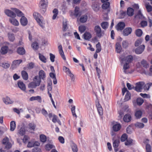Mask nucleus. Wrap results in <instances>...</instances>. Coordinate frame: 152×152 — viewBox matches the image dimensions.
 Returning a JSON list of instances; mask_svg holds the SVG:
<instances>
[{
    "label": "nucleus",
    "mask_w": 152,
    "mask_h": 152,
    "mask_svg": "<svg viewBox=\"0 0 152 152\" xmlns=\"http://www.w3.org/2000/svg\"><path fill=\"white\" fill-rule=\"evenodd\" d=\"M33 16L39 25L42 28L45 27V23L42 20V17L41 15L37 12H35L33 14Z\"/></svg>",
    "instance_id": "1"
},
{
    "label": "nucleus",
    "mask_w": 152,
    "mask_h": 152,
    "mask_svg": "<svg viewBox=\"0 0 152 152\" xmlns=\"http://www.w3.org/2000/svg\"><path fill=\"white\" fill-rule=\"evenodd\" d=\"M48 0H41L39 4V7L42 13H44L48 6Z\"/></svg>",
    "instance_id": "2"
},
{
    "label": "nucleus",
    "mask_w": 152,
    "mask_h": 152,
    "mask_svg": "<svg viewBox=\"0 0 152 152\" xmlns=\"http://www.w3.org/2000/svg\"><path fill=\"white\" fill-rule=\"evenodd\" d=\"M94 31L96 36L99 38L103 36L104 34V31H102L99 25H96L94 27Z\"/></svg>",
    "instance_id": "3"
},
{
    "label": "nucleus",
    "mask_w": 152,
    "mask_h": 152,
    "mask_svg": "<svg viewBox=\"0 0 152 152\" xmlns=\"http://www.w3.org/2000/svg\"><path fill=\"white\" fill-rule=\"evenodd\" d=\"M144 85V83L143 82H140L136 83V86L134 87L135 90L139 92L141 91Z\"/></svg>",
    "instance_id": "4"
},
{
    "label": "nucleus",
    "mask_w": 152,
    "mask_h": 152,
    "mask_svg": "<svg viewBox=\"0 0 152 152\" xmlns=\"http://www.w3.org/2000/svg\"><path fill=\"white\" fill-rule=\"evenodd\" d=\"M63 70L66 74L70 77L72 80H74V75L71 73L69 68L64 66L63 67Z\"/></svg>",
    "instance_id": "5"
},
{
    "label": "nucleus",
    "mask_w": 152,
    "mask_h": 152,
    "mask_svg": "<svg viewBox=\"0 0 152 152\" xmlns=\"http://www.w3.org/2000/svg\"><path fill=\"white\" fill-rule=\"evenodd\" d=\"M82 15L81 12L79 11V8L78 7H76L75 8L74 12H72L70 14L71 16H74L77 17L80 16Z\"/></svg>",
    "instance_id": "6"
},
{
    "label": "nucleus",
    "mask_w": 152,
    "mask_h": 152,
    "mask_svg": "<svg viewBox=\"0 0 152 152\" xmlns=\"http://www.w3.org/2000/svg\"><path fill=\"white\" fill-rule=\"evenodd\" d=\"M22 62V60L21 59L14 61L11 64V68L14 69L18 67L19 64Z\"/></svg>",
    "instance_id": "7"
},
{
    "label": "nucleus",
    "mask_w": 152,
    "mask_h": 152,
    "mask_svg": "<svg viewBox=\"0 0 152 152\" xmlns=\"http://www.w3.org/2000/svg\"><path fill=\"white\" fill-rule=\"evenodd\" d=\"M112 123L113 125V128L114 131L117 132L120 129L121 126L119 124L115 122H112Z\"/></svg>",
    "instance_id": "8"
},
{
    "label": "nucleus",
    "mask_w": 152,
    "mask_h": 152,
    "mask_svg": "<svg viewBox=\"0 0 152 152\" xmlns=\"http://www.w3.org/2000/svg\"><path fill=\"white\" fill-rule=\"evenodd\" d=\"M4 12L8 16L13 18L16 16L15 14L13 12L9 10H4Z\"/></svg>",
    "instance_id": "9"
},
{
    "label": "nucleus",
    "mask_w": 152,
    "mask_h": 152,
    "mask_svg": "<svg viewBox=\"0 0 152 152\" xmlns=\"http://www.w3.org/2000/svg\"><path fill=\"white\" fill-rule=\"evenodd\" d=\"M133 59V58L132 56L131 55H129L122 59V61L123 63L124 61L125 63L129 64L130 63L132 62Z\"/></svg>",
    "instance_id": "10"
},
{
    "label": "nucleus",
    "mask_w": 152,
    "mask_h": 152,
    "mask_svg": "<svg viewBox=\"0 0 152 152\" xmlns=\"http://www.w3.org/2000/svg\"><path fill=\"white\" fill-rule=\"evenodd\" d=\"M145 46L142 45L137 48L135 50V52L137 54H140L143 52Z\"/></svg>",
    "instance_id": "11"
},
{
    "label": "nucleus",
    "mask_w": 152,
    "mask_h": 152,
    "mask_svg": "<svg viewBox=\"0 0 152 152\" xmlns=\"http://www.w3.org/2000/svg\"><path fill=\"white\" fill-rule=\"evenodd\" d=\"M4 102L7 104H11L13 103V101L11 100L10 98L8 96H6L3 98Z\"/></svg>",
    "instance_id": "12"
},
{
    "label": "nucleus",
    "mask_w": 152,
    "mask_h": 152,
    "mask_svg": "<svg viewBox=\"0 0 152 152\" xmlns=\"http://www.w3.org/2000/svg\"><path fill=\"white\" fill-rule=\"evenodd\" d=\"M132 31V28L130 27L126 28L124 30L123 34L124 36H127L131 33Z\"/></svg>",
    "instance_id": "13"
},
{
    "label": "nucleus",
    "mask_w": 152,
    "mask_h": 152,
    "mask_svg": "<svg viewBox=\"0 0 152 152\" xmlns=\"http://www.w3.org/2000/svg\"><path fill=\"white\" fill-rule=\"evenodd\" d=\"M130 68L129 64L128 63H125L123 66L124 72L125 74H128L130 73L129 70Z\"/></svg>",
    "instance_id": "14"
},
{
    "label": "nucleus",
    "mask_w": 152,
    "mask_h": 152,
    "mask_svg": "<svg viewBox=\"0 0 152 152\" xmlns=\"http://www.w3.org/2000/svg\"><path fill=\"white\" fill-rule=\"evenodd\" d=\"M58 51L61 57L64 61L66 60V58L64 55V53L62 49V47L61 45H60L58 46Z\"/></svg>",
    "instance_id": "15"
},
{
    "label": "nucleus",
    "mask_w": 152,
    "mask_h": 152,
    "mask_svg": "<svg viewBox=\"0 0 152 152\" xmlns=\"http://www.w3.org/2000/svg\"><path fill=\"white\" fill-rule=\"evenodd\" d=\"M20 23L22 26H26L28 23L27 18L24 16H23L20 19Z\"/></svg>",
    "instance_id": "16"
},
{
    "label": "nucleus",
    "mask_w": 152,
    "mask_h": 152,
    "mask_svg": "<svg viewBox=\"0 0 152 152\" xmlns=\"http://www.w3.org/2000/svg\"><path fill=\"white\" fill-rule=\"evenodd\" d=\"M125 26V23L123 22L119 23L116 27V29L118 30H122Z\"/></svg>",
    "instance_id": "17"
},
{
    "label": "nucleus",
    "mask_w": 152,
    "mask_h": 152,
    "mask_svg": "<svg viewBox=\"0 0 152 152\" xmlns=\"http://www.w3.org/2000/svg\"><path fill=\"white\" fill-rule=\"evenodd\" d=\"M33 82L37 86H39L41 82V80L38 76H36L33 79Z\"/></svg>",
    "instance_id": "18"
},
{
    "label": "nucleus",
    "mask_w": 152,
    "mask_h": 152,
    "mask_svg": "<svg viewBox=\"0 0 152 152\" xmlns=\"http://www.w3.org/2000/svg\"><path fill=\"white\" fill-rule=\"evenodd\" d=\"M18 87L23 91H25L26 87L24 84L21 81H18Z\"/></svg>",
    "instance_id": "19"
},
{
    "label": "nucleus",
    "mask_w": 152,
    "mask_h": 152,
    "mask_svg": "<svg viewBox=\"0 0 152 152\" xmlns=\"http://www.w3.org/2000/svg\"><path fill=\"white\" fill-rule=\"evenodd\" d=\"M41 100V97L39 96H32L29 99V100L30 101H32L34 100H37L40 103H41L42 102Z\"/></svg>",
    "instance_id": "20"
},
{
    "label": "nucleus",
    "mask_w": 152,
    "mask_h": 152,
    "mask_svg": "<svg viewBox=\"0 0 152 152\" xmlns=\"http://www.w3.org/2000/svg\"><path fill=\"white\" fill-rule=\"evenodd\" d=\"M8 50V47L5 46L1 48L0 50V52L1 54H5L7 53Z\"/></svg>",
    "instance_id": "21"
},
{
    "label": "nucleus",
    "mask_w": 152,
    "mask_h": 152,
    "mask_svg": "<svg viewBox=\"0 0 152 152\" xmlns=\"http://www.w3.org/2000/svg\"><path fill=\"white\" fill-rule=\"evenodd\" d=\"M96 106L99 114L100 115H102L103 114V109L99 102L96 103Z\"/></svg>",
    "instance_id": "22"
},
{
    "label": "nucleus",
    "mask_w": 152,
    "mask_h": 152,
    "mask_svg": "<svg viewBox=\"0 0 152 152\" xmlns=\"http://www.w3.org/2000/svg\"><path fill=\"white\" fill-rule=\"evenodd\" d=\"M91 26H89L88 28H87V29L88 30H89V29H91ZM87 28H86V40H89L92 37V35L90 33V32L91 31V30L89 31L88 32H87L86 30Z\"/></svg>",
    "instance_id": "23"
},
{
    "label": "nucleus",
    "mask_w": 152,
    "mask_h": 152,
    "mask_svg": "<svg viewBox=\"0 0 152 152\" xmlns=\"http://www.w3.org/2000/svg\"><path fill=\"white\" fill-rule=\"evenodd\" d=\"M11 9L14 10L15 12L17 14L18 16L19 17H21L23 16L24 15L22 12L18 9L15 8H12Z\"/></svg>",
    "instance_id": "24"
},
{
    "label": "nucleus",
    "mask_w": 152,
    "mask_h": 152,
    "mask_svg": "<svg viewBox=\"0 0 152 152\" xmlns=\"http://www.w3.org/2000/svg\"><path fill=\"white\" fill-rule=\"evenodd\" d=\"M10 22L13 25L15 26H18L19 25L18 21L15 19L11 18L9 19Z\"/></svg>",
    "instance_id": "25"
},
{
    "label": "nucleus",
    "mask_w": 152,
    "mask_h": 152,
    "mask_svg": "<svg viewBox=\"0 0 152 152\" xmlns=\"http://www.w3.org/2000/svg\"><path fill=\"white\" fill-rule=\"evenodd\" d=\"M39 77L40 79H44L46 77V74L45 72L42 70H40L39 73Z\"/></svg>",
    "instance_id": "26"
},
{
    "label": "nucleus",
    "mask_w": 152,
    "mask_h": 152,
    "mask_svg": "<svg viewBox=\"0 0 152 152\" xmlns=\"http://www.w3.org/2000/svg\"><path fill=\"white\" fill-rule=\"evenodd\" d=\"M17 52L20 55H23L25 53V50L23 48L20 47L18 48Z\"/></svg>",
    "instance_id": "27"
},
{
    "label": "nucleus",
    "mask_w": 152,
    "mask_h": 152,
    "mask_svg": "<svg viewBox=\"0 0 152 152\" xmlns=\"http://www.w3.org/2000/svg\"><path fill=\"white\" fill-rule=\"evenodd\" d=\"M134 10L133 9L129 7L127 9V13L129 16H132L134 15Z\"/></svg>",
    "instance_id": "28"
},
{
    "label": "nucleus",
    "mask_w": 152,
    "mask_h": 152,
    "mask_svg": "<svg viewBox=\"0 0 152 152\" xmlns=\"http://www.w3.org/2000/svg\"><path fill=\"white\" fill-rule=\"evenodd\" d=\"M16 127V124L15 121H12L10 123V130L11 131H13Z\"/></svg>",
    "instance_id": "29"
},
{
    "label": "nucleus",
    "mask_w": 152,
    "mask_h": 152,
    "mask_svg": "<svg viewBox=\"0 0 152 152\" xmlns=\"http://www.w3.org/2000/svg\"><path fill=\"white\" fill-rule=\"evenodd\" d=\"M145 6L148 12H149L152 11V7L149 3H145Z\"/></svg>",
    "instance_id": "30"
},
{
    "label": "nucleus",
    "mask_w": 152,
    "mask_h": 152,
    "mask_svg": "<svg viewBox=\"0 0 152 152\" xmlns=\"http://www.w3.org/2000/svg\"><path fill=\"white\" fill-rule=\"evenodd\" d=\"M22 77L23 79L27 80L28 78V75L27 72L25 71H23L21 72Z\"/></svg>",
    "instance_id": "31"
},
{
    "label": "nucleus",
    "mask_w": 152,
    "mask_h": 152,
    "mask_svg": "<svg viewBox=\"0 0 152 152\" xmlns=\"http://www.w3.org/2000/svg\"><path fill=\"white\" fill-rule=\"evenodd\" d=\"M122 48L120 44L118 42L115 45L116 51L117 53H120Z\"/></svg>",
    "instance_id": "32"
},
{
    "label": "nucleus",
    "mask_w": 152,
    "mask_h": 152,
    "mask_svg": "<svg viewBox=\"0 0 152 152\" xmlns=\"http://www.w3.org/2000/svg\"><path fill=\"white\" fill-rule=\"evenodd\" d=\"M38 55L39 58L41 61L44 63H46L47 60L46 58L45 57V56L40 53H39Z\"/></svg>",
    "instance_id": "33"
},
{
    "label": "nucleus",
    "mask_w": 152,
    "mask_h": 152,
    "mask_svg": "<svg viewBox=\"0 0 152 152\" xmlns=\"http://www.w3.org/2000/svg\"><path fill=\"white\" fill-rule=\"evenodd\" d=\"M124 121L126 122H129L131 119V116L129 115L126 114L125 115L124 118Z\"/></svg>",
    "instance_id": "34"
},
{
    "label": "nucleus",
    "mask_w": 152,
    "mask_h": 152,
    "mask_svg": "<svg viewBox=\"0 0 152 152\" xmlns=\"http://www.w3.org/2000/svg\"><path fill=\"white\" fill-rule=\"evenodd\" d=\"M71 111L72 113V115L74 117H75V118H77V116L75 113V106L72 105L71 106Z\"/></svg>",
    "instance_id": "35"
},
{
    "label": "nucleus",
    "mask_w": 152,
    "mask_h": 152,
    "mask_svg": "<svg viewBox=\"0 0 152 152\" xmlns=\"http://www.w3.org/2000/svg\"><path fill=\"white\" fill-rule=\"evenodd\" d=\"M101 25L103 29L105 30L108 27V23L107 22H103L101 23Z\"/></svg>",
    "instance_id": "36"
},
{
    "label": "nucleus",
    "mask_w": 152,
    "mask_h": 152,
    "mask_svg": "<svg viewBox=\"0 0 152 152\" xmlns=\"http://www.w3.org/2000/svg\"><path fill=\"white\" fill-rule=\"evenodd\" d=\"M92 9L95 11H97L99 10V6L98 4L96 3H94L92 5Z\"/></svg>",
    "instance_id": "37"
},
{
    "label": "nucleus",
    "mask_w": 152,
    "mask_h": 152,
    "mask_svg": "<svg viewBox=\"0 0 152 152\" xmlns=\"http://www.w3.org/2000/svg\"><path fill=\"white\" fill-rule=\"evenodd\" d=\"M68 28L67 21L66 20H64L63 22V29L64 31H66Z\"/></svg>",
    "instance_id": "38"
},
{
    "label": "nucleus",
    "mask_w": 152,
    "mask_h": 152,
    "mask_svg": "<svg viewBox=\"0 0 152 152\" xmlns=\"http://www.w3.org/2000/svg\"><path fill=\"white\" fill-rule=\"evenodd\" d=\"M128 107L126 106L125 107L123 108L122 110H121L119 112V115L120 117H121L124 114L123 111L127 112L128 110L127 108Z\"/></svg>",
    "instance_id": "39"
},
{
    "label": "nucleus",
    "mask_w": 152,
    "mask_h": 152,
    "mask_svg": "<svg viewBox=\"0 0 152 152\" xmlns=\"http://www.w3.org/2000/svg\"><path fill=\"white\" fill-rule=\"evenodd\" d=\"M0 66L5 68H8L10 66V64L7 63H0Z\"/></svg>",
    "instance_id": "40"
},
{
    "label": "nucleus",
    "mask_w": 152,
    "mask_h": 152,
    "mask_svg": "<svg viewBox=\"0 0 152 152\" xmlns=\"http://www.w3.org/2000/svg\"><path fill=\"white\" fill-rule=\"evenodd\" d=\"M142 114V113L141 110H139L137 111L135 113V116L136 118H139L141 117Z\"/></svg>",
    "instance_id": "41"
},
{
    "label": "nucleus",
    "mask_w": 152,
    "mask_h": 152,
    "mask_svg": "<svg viewBox=\"0 0 152 152\" xmlns=\"http://www.w3.org/2000/svg\"><path fill=\"white\" fill-rule=\"evenodd\" d=\"M31 46L34 50H36L39 48L38 44L36 42H35L32 44Z\"/></svg>",
    "instance_id": "42"
},
{
    "label": "nucleus",
    "mask_w": 152,
    "mask_h": 152,
    "mask_svg": "<svg viewBox=\"0 0 152 152\" xmlns=\"http://www.w3.org/2000/svg\"><path fill=\"white\" fill-rule=\"evenodd\" d=\"M28 86L29 88H36L37 86L32 81L29 83Z\"/></svg>",
    "instance_id": "43"
},
{
    "label": "nucleus",
    "mask_w": 152,
    "mask_h": 152,
    "mask_svg": "<svg viewBox=\"0 0 152 152\" xmlns=\"http://www.w3.org/2000/svg\"><path fill=\"white\" fill-rule=\"evenodd\" d=\"M7 128L5 126L1 127L0 128V135H2L4 133L7 131Z\"/></svg>",
    "instance_id": "44"
},
{
    "label": "nucleus",
    "mask_w": 152,
    "mask_h": 152,
    "mask_svg": "<svg viewBox=\"0 0 152 152\" xmlns=\"http://www.w3.org/2000/svg\"><path fill=\"white\" fill-rule=\"evenodd\" d=\"M8 37L9 39L11 41L13 42L15 39V37L13 34L10 33H8Z\"/></svg>",
    "instance_id": "45"
},
{
    "label": "nucleus",
    "mask_w": 152,
    "mask_h": 152,
    "mask_svg": "<svg viewBox=\"0 0 152 152\" xmlns=\"http://www.w3.org/2000/svg\"><path fill=\"white\" fill-rule=\"evenodd\" d=\"M141 64L142 66L146 68L148 67L149 65L147 62L144 60H142L141 62Z\"/></svg>",
    "instance_id": "46"
},
{
    "label": "nucleus",
    "mask_w": 152,
    "mask_h": 152,
    "mask_svg": "<svg viewBox=\"0 0 152 152\" xmlns=\"http://www.w3.org/2000/svg\"><path fill=\"white\" fill-rule=\"evenodd\" d=\"M134 125L136 127L140 128H143L144 126V124H143L139 122L135 123Z\"/></svg>",
    "instance_id": "47"
},
{
    "label": "nucleus",
    "mask_w": 152,
    "mask_h": 152,
    "mask_svg": "<svg viewBox=\"0 0 152 152\" xmlns=\"http://www.w3.org/2000/svg\"><path fill=\"white\" fill-rule=\"evenodd\" d=\"M36 126L35 124L33 123H30L28 125V128L30 130H32L33 131H34Z\"/></svg>",
    "instance_id": "48"
},
{
    "label": "nucleus",
    "mask_w": 152,
    "mask_h": 152,
    "mask_svg": "<svg viewBox=\"0 0 152 152\" xmlns=\"http://www.w3.org/2000/svg\"><path fill=\"white\" fill-rule=\"evenodd\" d=\"M40 141L43 142H45L46 141V137L43 134H42L40 135Z\"/></svg>",
    "instance_id": "49"
},
{
    "label": "nucleus",
    "mask_w": 152,
    "mask_h": 152,
    "mask_svg": "<svg viewBox=\"0 0 152 152\" xmlns=\"http://www.w3.org/2000/svg\"><path fill=\"white\" fill-rule=\"evenodd\" d=\"M110 4L109 2L105 3L102 5V8L103 9L106 10L109 7Z\"/></svg>",
    "instance_id": "50"
},
{
    "label": "nucleus",
    "mask_w": 152,
    "mask_h": 152,
    "mask_svg": "<svg viewBox=\"0 0 152 152\" xmlns=\"http://www.w3.org/2000/svg\"><path fill=\"white\" fill-rule=\"evenodd\" d=\"M120 143V140L119 139L115 140L113 143V146L115 148H117L119 144Z\"/></svg>",
    "instance_id": "51"
},
{
    "label": "nucleus",
    "mask_w": 152,
    "mask_h": 152,
    "mask_svg": "<svg viewBox=\"0 0 152 152\" xmlns=\"http://www.w3.org/2000/svg\"><path fill=\"white\" fill-rule=\"evenodd\" d=\"M79 30L81 33H83L86 30V26L83 25L80 26L79 27Z\"/></svg>",
    "instance_id": "52"
},
{
    "label": "nucleus",
    "mask_w": 152,
    "mask_h": 152,
    "mask_svg": "<svg viewBox=\"0 0 152 152\" xmlns=\"http://www.w3.org/2000/svg\"><path fill=\"white\" fill-rule=\"evenodd\" d=\"M136 102L137 104L140 106L144 102V101L142 98H139L137 99Z\"/></svg>",
    "instance_id": "53"
},
{
    "label": "nucleus",
    "mask_w": 152,
    "mask_h": 152,
    "mask_svg": "<svg viewBox=\"0 0 152 152\" xmlns=\"http://www.w3.org/2000/svg\"><path fill=\"white\" fill-rule=\"evenodd\" d=\"M131 94L129 91H127V93L125 96L124 100L126 101H127L130 99Z\"/></svg>",
    "instance_id": "54"
},
{
    "label": "nucleus",
    "mask_w": 152,
    "mask_h": 152,
    "mask_svg": "<svg viewBox=\"0 0 152 152\" xmlns=\"http://www.w3.org/2000/svg\"><path fill=\"white\" fill-rule=\"evenodd\" d=\"M96 53L99 52L101 50V47L100 44L99 42H98L96 45Z\"/></svg>",
    "instance_id": "55"
},
{
    "label": "nucleus",
    "mask_w": 152,
    "mask_h": 152,
    "mask_svg": "<svg viewBox=\"0 0 152 152\" xmlns=\"http://www.w3.org/2000/svg\"><path fill=\"white\" fill-rule=\"evenodd\" d=\"M142 30L140 29H137L136 31V35L140 37L141 36L142 34Z\"/></svg>",
    "instance_id": "56"
},
{
    "label": "nucleus",
    "mask_w": 152,
    "mask_h": 152,
    "mask_svg": "<svg viewBox=\"0 0 152 152\" xmlns=\"http://www.w3.org/2000/svg\"><path fill=\"white\" fill-rule=\"evenodd\" d=\"M143 17V16L142 15L140 10H139L138 11L137 14L135 16V18H138L139 19H142Z\"/></svg>",
    "instance_id": "57"
},
{
    "label": "nucleus",
    "mask_w": 152,
    "mask_h": 152,
    "mask_svg": "<svg viewBox=\"0 0 152 152\" xmlns=\"http://www.w3.org/2000/svg\"><path fill=\"white\" fill-rule=\"evenodd\" d=\"M53 148V145L50 144H47L45 145V149L47 151H49Z\"/></svg>",
    "instance_id": "58"
},
{
    "label": "nucleus",
    "mask_w": 152,
    "mask_h": 152,
    "mask_svg": "<svg viewBox=\"0 0 152 152\" xmlns=\"http://www.w3.org/2000/svg\"><path fill=\"white\" fill-rule=\"evenodd\" d=\"M72 149L73 152H77L78 149L77 145L75 144H73L72 146Z\"/></svg>",
    "instance_id": "59"
},
{
    "label": "nucleus",
    "mask_w": 152,
    "mask_h": 152,
    "mask_svg": "<svg viewBox=\"0 0 152 152\" xmlns=\"http://www.w3.org/2000/svg\"><path fill=\"white\" fill-rule=\"evenodd\" d=\"M127 136L126 134H123L121 137V141H124L127 139Z\"/></svg>",
    "instance_id": "60"
},
{
    "label": "nucleus",
    "mask_w": 152,
    "mask_h": 152,
    "mask_svg": "<svg viewBox=\"0 0 152 152\" xmlns=\"http://www.w3.org/2000/svg\"><path fill=\"white\" fill-rule=\"evenodd\" d=\"M9 142V138L6 137L4 139H3L2 140V143L4 145H5L7 143H8Z\"/></svg>",
    "instance_id": "61"
},
{
    "label": "nucleus",
    "mask_w": 152,
    "mask_h": 152,
    "mask_svg": "<svg viewBox=\"0 0 152 152\" xmlns=\"http://www.w3.org/2000/svg\"><path fill=\"white\" fill-rule=\"evenodd\" d=\"M146 149L147 152H151V147L149 144H146Z\"/></svg>",
    "instance_id": "62"
},
{
    "label": "nucleus",
    "mask_w": 152,
    "mask_h": 152,
    "mask_svg": "<svg viewBox=\"0 0 152 152\" xmlns=\"http://www.w3.org/2000/svg\"><path fill=\"white\" fill-rule=\"evenodd\" d=\"M25 130L23 128H21L19 131L18 133L21 135H23L25 134Z\"/></svg>",
    "instance_id": "63"
},
{
    "label": "nucleus",
    "mask_w": 152,
    "mask_h": 152,
    "mask_svg": "<svg viewBox=\"0 0 152 152\" xmlns=\"http://www.w3.org/2000/svg\"><path fill=\"white\" fill-rule=\"evenodd\" d=\"M33 152H41L40 149L38 147L34 148L33 149Z\"/></svg>",
    "instance_id": "64"
}]
</instances>
